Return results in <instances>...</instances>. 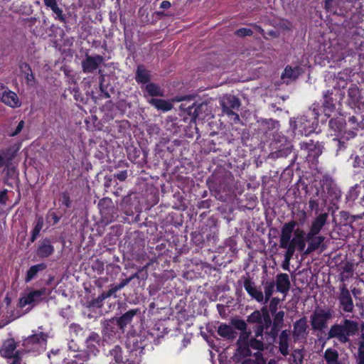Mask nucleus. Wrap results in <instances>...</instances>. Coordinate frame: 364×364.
Masks as SVG:
<instances>
[{"mask_svg": "<svg viewBox=\"0 0 364 364\" xmlns=\"http://www.w3.org/2000/svg\"><path fill=\"white\" fill-rule=\"evenodd\" d=\"M269 306H262L260 310H255L247 317L250 324H257L254 328L255 336L271 338L272 342L277 339L278 333L284 326L285 313L277 311L280 299L272 297L269 299Z\"/></svg>", "mask_w": 364, "mask_h": 364, "instance_id": "nucleus-1", "label": "nucleus"}, {"mask_svg": "<svg viewBox=\"0 0 364 364\" xmlns=\"http://www.w3.org/2000/svg\"><path fill=\"white\" fill-rule=\"evenodd\" d=\"M359 331L358 323L351 319H343L341 323L332 325L328 333V339L336 338L341 343L350 342V337Z\"/></svg>", "mask_w": 364, "mask_h": 364, "instance_id": "nucleus-2", "label": "nucleus"}, {"mask_svg": "<svg viewBox=\"0 0 364 364\" xmlns=\"http://www.w3.org/2000/svg\"><path fill=\"white\" fill-rule=\"evenodd\" d=\"M302 116L296 117L294 121V129L296 134L309 136L314 132L318 125V108L314 105Z\"/></svg>", "mask_w": 364, "mask_h": 364, "instance_id": "nucleus-3", "label": "nucleus"}, {"mask_svg": "<svg viewBox=\"0 0 364 364\" xmlns=\"http://www.w3.org/2000/svg\"><path fill=\"white\" fill-rule=\"evenodd\" d=\"M149 335H139L129 338L127 343L129 354L125 356L128 364H140L144 349L151 343Z\"/></svg>", "mask_w": 364, "mask_h": 364, "instance_id": "nucleus-4", "label": "nucleus"}, {"mask_svg": "<svg viewBox=\"0 0 364 364\" xmlns=\"http://www.w3.org/2000/svg\"><path fill=\"white\" fill-rule=\"evenodd\" d=\"M272 159L286 158L292 151L291 142L283 134L277 133L270 144Z\"/></svg>", "mask_w": 364, "mask_h": 364, "instance_id": "nucleus-5", "label": "nucleus"}, {"mask_svg": "<svg viewBox=\"0 0 364 364\" xmlns=\"http://www.w3.org/2000/svg\"><path fill=\"white\" fill-rule=\"evenodd\" d=\"M47 338V334L43 332L33 333L23 341L22 346L27 352L39 353L44 350Z\"/></svg>", "mask_w": 364, "mask_h": 364, "instance_id": "nucleus-6", "label": "nucleus"}, {"mask_svg": "<svg viewBox=\"0 0 364 364\" xmlns=\"http://www.w3.org/2000/svg\"><path fill=\"white\" fill-rule=\"evenodd\" d=\"M333 318L331 309H319L315 310L310 316V323L313 331H322L327 327L329 320Z\"/></svg>", "mask_w": 364, "mask_h": 364, "instance_id": "nucleus-7", "label": "nucleus"}, {"mask_svg": "<svg viewBox=\"0 0 364 364\" xmlns=\"http://www.w3.org/2000/svg\"><path fill=\"white\" fill-rule=\"evenodd\" d=\"M98 206L102 221L106 224H110L118 217V210L112 200L109 198H104L100 200Z\"/></svg>", "mask_w": 364, "mask_h": 364, "instance_id": "nucleus-8", "label": "nucleus"}, {"mask_svg": "<svg viewBox=\"0 0 364 364\" xmlns=\"http://www.w3.org/2000/svg\"><path fill=\"white\" fill-rule=\"evenodd\" d=\"M180 108L183 111L184 114L191 117V122H196L197 119H204L205 116L202 112L204 108H207V105L203 103L196 105L195 102H193L191 105H187L186 103H183L181 105Z\"/></svg>", "mask_w": 364, "mask_h": 364, "instance_id": "nucleus-9", "label": "nucleus"}, {"mask_svg": "<svg viewBox=\"0 0 364 364\" xmlns=\"http://www.w3.org/2000/svg\"><path fill=\"white\" fill-rule=\"evenodd\" d=\"M53 240L49 237L41 239L38 244L35 254L39 259L48 258L55 252Z\"/></svg>", "mask_w": 364, "mask_h": 364, "instance_id": "nucleus-10", "label": "nucleus"}, {"mask_svg": "<svg viewBox=\"0 0 364 364\" xmlns=\"http://www.w3.org/2000/svg\"><path fill=\"white\" fill-rule=\"evenodd\" d=\"M339 289L340 294L338 299L340 306L344 312L353 313L354 310V304L349 290L344 284L340 287Z\"/></svg>", "mask_w": 364, "mask_h": 364, "instance_id": "nucleus-11", "label": "nucleus"}, {"mask_svg": "<svg viewBox=\"0 0 364 364\" xmlns=\"http://www.w3.org/2000/svg\"><path fill=\"white\" fill-rule=\"evenodd\" d=\"M293 326L292 336L294 342L306 338L309 333L306 317L303 316L296 321Z\"/></svg>", "mask_w": 364, "mask_h": 364, "instance_id": "nucleus-12", "label": "nucleus"}, {"mask_svg": "<svg viewBox=\"0 0 364 364\" xmlns=\"http://www.w3.org/2000/svg\"><path fill=\"white\" fill-rule=\"evenodd\" d=\"M103 61L104 58L100 55H95L94 56L86 55L81 63L83 73H94Z\"/></svg>", "mask_w": 364, "mask_h": 364, "instance_id": "nucleus-13", "label": "nucleus"}, {"mask_svg": "<svg viewBox=\"0 0 364 364\" xmlns=\"http://www.w3.org/2000/svg\"><path fill=\"white\" fill-rule=\"evenodd\" d=\"M362 100L360 88L355 84L350 85L348 90L347 105L352 109L359 108Z\"/></svg>", "mask_w": 364, "mask_h": 364, "instance_id": "nucleus-14", "label": "nucleus"}, {"mask_svg": "<svg viewBox=\"0 0 364 364\" xmlns=\"http://www.w3.org/2000/svg\"><path fill=\"white\" fill-rule=\"evenodd\" d=\"M240 100L234 95H230L221 104L223 112L228 116H234L235 119L239 120V115L232 109H238L240 106Z\"/></svg>", "mask_w": 364, "mask_h": 364, "instance_id": "nucleus-15", "label": "nucleus"}, {"mask_svg": "<svg viewBox=\"0 0 364 364\" xmlns=\"http://www.w3.org/2000/svg\"><path fill=\"white\" fill-rule=\"evenodd\" d=\"M297 225L296 221L292 220L288 223H285L281 229V234L279 237V247L286 246V243L289 242L292 238V233L294 234L296 226Z\"/></svg>", "mask_w": 364, "mask_h": 364, "instance_id": "nucleus-16", "label": "nucleus"}, {"mask_svg": "<svg viewBox=\"0 0 364 364\" xmlns=\"http://www.w3.org/2000/svg\"><path fill=\"white\" fill-rule=\"evenodd\" d=\"M227 179L225 176H212L211 178L208 181L209 189L218 193L229 191L230 187L227 183Z\"/></svg>", "mask_w": 364, "mask_h": 364, "instance_id": "nucleus-17", "label": "nucleus"}, {"mask_svg": "<svg viewBox=\"0 0 364 364\" xmlns=\"http://www.w3.org/2000/svg\"><path fill=\"white\" fill-rule=\"evenodd\" d=\"M333 90H326L323 92L322 107L326 116L330 117L331 113L336 109L337 99L333 97Z\"/></svg>", "mask_w": 364, "mask_h": 364, "instance_id": "nucleus-18", "label": "nucleus"}, {"mask_svg": "<svg viewBox=\"0 0 364 364\" xmlns=\"http://www.w3.org/2000/svg\"><path fill=\"white\" fill-rule=\"evenodd\" d=\"M117 322L114 318L106 321L102 331L103 340L105 341L112 342L116 338V334L117 333Z\"/></svg>", "mask_w": 364, "mask_h": 364, "instance_id": "nucleus-19", "label": "nucleus"}, {"mask_svg": "<svg viewBox=\"0 0 364 364\" xmlns=\"http://www.w3.org/2000/svg\"><path fill=\"white\" fill-rule=\"evenodd\" d=\"M0 100L4 105L11 108H18L21 105V101L17 94L9 89L7 91H4V93L1 94Z\"/></svg>", "mask_w": 364, "mask_h": 364, "instance_id": "nucleus-20", "label": "nucleus"}, {"mask_svg": "<svg viewBox=\"0 0 364 364\" xmlns=\"http://www.w3.org/2000/svg\"><path fill=\"white\" fill-rule=\"evenodd\" d=\"M244 288L247 294L257 302L262 303L264 301V294L262 291L256 288L255 283L250 277L245 279Z\"/></svg>", "mask_w": 364, "mask_h": 364, "instance_id": "nucleus-21", "label": "nucleus"}, {"mask_svg": "<svg viewBox=\"0 0 364 364\" xmlns=\"http://www.w3.org/2000/svg\"><path fill=\"white\" fill-rule=\"evenodd\" d=\"M325 237L321 235H312L309 237V232L306 234V240L308 242V247L304 252V255H308L311 252L318 249L321 245L323 242Z\"/></svg>", "mask_w": 364, "mask_h": 364, "instance_id": "nucleus-22", "label": "nucleus"}, {"mask_svg": "<svg viewBox=\"0 0 364 364\" xmlns=\"http://www.w3.org/2000/svg\"><path fill=\"white\" fill-rule=\"evenodd\" d=\"M46 294V288L43 287L38 290H33L29 292L26 296L20 299V304L22 307L33 302L38 301L41 296Z\"/></svg>", "mask_w": 364, "mask_h": 364, "instance_id": "nucleus-23", "label": "nucleus"}, {"mask_svg": "<svg viewBox=\"0 0 364 364\" xmlns=\"http://www.w3.org/2000/svg\"><path fill=\"white\" fill-rule=\"evenodd\" d=\"M118 291L114 285H111L110 288L107 291H103L101 294H100L97 298L92 299L88 302V307L90 308H101L103 305V301L112 296H114V294Z\"/></svg>", "mask_w": 364, "mask_h": 364, "instance_id": "nucleus-24", "label": "nucleus"}, {"mask_svg": "<svg viewBox=\"0 0 364 364\" xmlns=\"http://www.w3.org/2000/svg\"><path fill=\"white\" fill-rule=\"evenodd\" d=\"M275 286L277 291L284 294V296L290 289L291 283L289 275L286 273H280L276 276Z\"/></svg>", "mask_w": 364, "mask_h": 364, "instance_id": "nucleus-25", "label": "nucleus"}, {"mask_svg": "<svg viewBox=\"0 0 364 364\" xmlns=\"http://www.w3.org/2000/svg\"><path fill=\"white\" fill-rule=\"evenodd\" d=\"M328 213L319 214L312 222L309 228V237L312 235H318L327 222Z\"/></svg>", "mask_w": 364, "mask_h": 364, "instance_id": "nucleus-26", "label": "nucleus"}, {"mask_svg": "<svg viewBox=\"0 0 364 364\" xmlns=\"http://www.w3.org/2000/svg\"><path fill=\"white\" fill-rule=\"evenodd\" d=\"M279 337V350L280 353L287 356L289 353V331L288 330H283L278 333Z\"/></svg>", "mask_w": 364, "mask_h": 364, "instance_id": "nucleus-27", "label": "nucleus"}, {"mask_svg": "<svg viewBox=\"0 0 364 364\" xmlns=\"http://www.w3.org/2000/svg\"><path fill=\"white\" fill-rule=\"evenodd\" d=\"M144 97L148 98H154V97H164V93L160 86L154 82H149L145 85Z\"/></svg>", "mask_w": 364, "mask_h": 364, "instance_id": "nucleus-28", "label": "nucleus"}, {"mask_svg": "<svg viewBox=\"0 0 364 364\" xmlns=\"http://www.w3.org/2000/svg\"><path fill=\"white\" fill-rule=\"evenodd\" d=\"M139 313H140V310L138 309H130L123 314L120 317L114 319L119 328L121 330L124 329L125 326L132 322L134 316Z\"/></svg>", "mask_w": 364, "mask_h": 364, "instance_id": "nucleus-29", "label": "nucleus"}, {"mask_svg": "<svg viewBox=\"0 0 364 364\" xmlns=\"http://www.w3.org/2000/svg\"><path fill=\"white\" fill-rule=\"evenodd\" d=\"M16 343L14 338H9L3 343L0 349L1 355L7 358H11L16 355Z\"/></svg>", "mask_w": 364, "mask_h": 364, "instance_id": "nucleus-30", "label": "nucleus"}, {"mask_svg": "<svg viewBox=\"0 0 364 364\" xmlns=\"http://www.w3.org/2000/svg\"><path fill=\"white\" fill-rule=\"evenodd\" d=\"M101 338L100 335L95 332H91L85 340L87 350L92 353L98 352V346L100 344Z\"/></svg>", "mask_w": 364, "mask_h": 364, "instance_id": "nucleus-31", "label": "nucleus"}, {"mask_svg": "<svg viewBox=\"0 0 364 364\" xmlns=\"http://www.w3.org/2000/svg\"><path fill=\"white\" fill-rule=\"evenodd\" d=\"M303 73L304 70L300 66L292 68L290 65H287L284 70V72L282 73L281 78L284 80L285 79L295 80Z\"/></svg>", "mask_w": 364, "mask_h": 364, "instance_id": "nucleus-32", "label": "nucleus"}, {"mask_svg": "<svg viewBox=\"0 0 364 364\" xmlns=\"http://www.w3.org/2000/svg\"><path fill=\"white\" fill-rule=\"evenodd\" d=\"M43 1L45 6L50 8L53 14L56 15L55 19L64 23H66V16L63 14L62 9L58 6L56 0H43Z\"/></svg>", "mask_w": 364, "mask_h": 364, "instance_id": "nucleus-33", "label": "nucleus"}, {"mask_svg": "<svg viewBox=\"0 0 364 364\" xmlns=\"http://www.w3.org/2000/svg\"><path fill=\"white\" fill-rule=\"evenodd\" d=\"M217 332L220 337L227 340H233L237 335L233 327L226 323H221L218 326Z\"/></svg>", "mask_w": 364, "mask_h": 364, "instance_id": "nucleus-34", "label": "nucleus"}, {"mask_svg": "<svg viewBox=\"0 0 364 364\" xmlns=\"http://www.w3.org/2000/svg\"><path fill=\"white\" fill-rule=\"evenodd\" d=\"M306 234L304 230L296 229L294 231L293 242L297 245V250L303 253L306 250Z\"/></svg>", "mask_w": 364, "mask_h": 364, "instance_id": "nucleus-35", "label": "nucleus"}, {"mask_svg": "<svg viewBox=\"0 0 364 364\" xmlns=\"http://www.w3.org/2000/svg\"><path fill=\"white\" fill-rule=\"evenodd\" d=\"M20 70L24 75L27 85L34 87L36 84V80L30 65L27 63H23L20 65Z\"/></svg>", "mask_w": 364, "mask_h": 364, "instance_id": "nucleus-36", "label": "nucleus"}, {"mask_svg": "<svg viewBox=\"0 0 364 364\" xmlns=\"http://www.w3.org/2000/svg\"><path fill=\"white\" fill-rule=\"evenodd\" d=\"M146 102L150 105L154 107L156 109L161 110L163 112H168L173 107L171 102L163 99L148 98Z\"/></svg>", "mask_w": 364, "mask_h": 364, "instance_id": "nucleus-37", "label": "nucleus"}, {"mask_svg": "<svg viewBox=\"0 0 364 364\" xmlns=\"http://www.w3.org/2000/svg\"><path fill=\"white\" fill-rule=\"evenodd\" d=\"M135 80L136 82L141 84H148L150 82L151 75L149 71H148L144 65H139L137 66Z\"/></svg>", "mask_w": 364, "mask_h": 364, "instance_id": "nucleus-38", "label": "nucleus"}, {"mask_svg": "<svg viewBox=\"0 0 364 364\" xmlns=\"http://www.w3.org/2000/svg\"><path fill=\"white\" fill-rule=\"evenodd\" d=\"M72 355H69V357L72 358H65L64 363L66 364H83V363L88 360L89 356L86 352H71Z\"/></svg>", "mask_w": 364, "mask_h": 364, "instance_id": "nucleus-39", "label": "nucleus"}, {"mask_svg": "<svg viewBox=\"0 0 364 364\" xmlns=\"http://www.w3.org/2000/svg\"><path fill=\"white\" fill-rule=\"evenodd\" d=\"M328 125L331 129L334 131L336 133L341 134L345 132L346 126V120L341 117L331 118L328 122Z\"/></svg>", "mask_w": 364, "mask_h": 364, "instance_id": "nucleus-40", "label": "nucleus"}, {"mask_svg": "<svg viewBox=\"0 0 364 364\" xmlns=\"http://www.w3.org/2000/svg\"><path fill=\"white\" fill-rule=\"evenodd\" d=\"M47 268V264L44 262L31 266L27 271L25 277L26 282H31L34 279L39 272L43 271Z\"/></svg>", "mask_w": 364, "mask_h": 364, "instance_id": "nucleus-41", "label": "nucleus"}, {"mask_svg": "<svg viewBox=\"0 0 364 364\" xmlns=\"http://www.w3.org/2000/svg\"><path fill=\"white\" fill-rule=\"evenodd\" d=\"M44 225V219L43 217L41 215H37L34 227L33 230L31 232V237H30V242L31 243L34 242L37 237L40 235V232L41 231Z\"/></svg>", "mask_w": 364, "mask_h": 364, "instance_id": "nucleus-42", "label": "nucleus"}, {"mask_svg": "<svg viewBox=\"0 0 364 364\" xmlns=\"http://www.w3.org/2000/svg\"><path fill=\"white\" fill-rule=\"evenodd\" d=\"M275 287V283L274 281H267L264 284V303H267L271 299V296L274 292Z\"/></svg>", "mask_w": 364, "mask_h": 364, "instance_id": "nucleus-43", "label": "nucleus"}, {"mask_svg": "<svg viewBox=\"0 0 364 364\" xmlns=\"http://www.w3.org/2000/svg\"><path fill=\"white\" fill-rule=\"evenodd\" d=\"M110 355L114 358V360L116 363H123L126 364V359L124 360V357L122 355V348L119 346H115L110 351Z\"/></svg>", "mask_w": 364, "mask_h": 364, "instance_id": "nucleus-44", "label": "nucleus"}, {"mask_svg": "<svg viewBox=\"0 0 364 364\" xmlns=\"http://www.w3.org/2000/svg\"><path fill=\"white\" fill-rule=\"evenodd\" d=\"M69 332L71 336H82L84 334L83 328L78 323H73L69 326Z\"/></svg>", "mask_w": 364, "mask_h": 364, "instance_id": "nucleus-45", "label": "nucleus"}, {"mask_svg": "<svg viewBox=\"0 0 364 364\" xmlns=\"http://www.w3.org/2000/svg\"><path fill=\"white\" fill-rule=\"evenodd\" d=\"M324 358L326 364L338 360V353L331 348H327L324 353Z\"/></svg>", "mask_w": 364, "mask_h": 364, "instance_id": "nucleus-46", "label": "nucleus"}, {"mask_svg": "<svg viewBox=\"0 0 364 364\" xmlns=\"http://www.w3.org/2000/svg\"><path fill=\"white\" fill-rule=\"evenodd\" d=\"M140 273H138V271L135 272L134 274H132L128 278L122 279L119 284H113L116 289L117 291H119L120 289H123L125 286H127L131 281H132L134 279H139V275Z\"/></svg>", "mask_w": 364, "mask_h": 364, "instance_id": "nucleus-47", "label": "nucleus"}, {"mask_svg": "<svg viewBox=\"0 0 364 364\" xmlns=\"http://www.w3.org/2000/svg\"><path fill=\"white\" fill-rule=\"evenodd\" d=\"M257 337L255 336V338H251L249 340V343L250 345V347L255 350H264V344L262 341L257 339Z\"/></svg>", "mask_w": 364, "mask_h": 364, "instance_id": "nucleus-48", "label": "nucleus"}, {"mask_svg": "<svg viewBox=\"0 0 364 364\" xmlns=\"http://www.w3.org/2000/svg\"><path fill=\"white\" fill-rule=\"evenodd\" d=\"M238 346V351L245 356L251 355L250 345L249 342H242L241 343H237Z\"/></svg>", "mask_w": 364, "mask_h": 364, "instance_id": "nucleus-49", "label": "nucleus"}, {"mask_svg": "<svg viewBox=\"0 0 364 364\" xmlns=\"http://www.w3.org/2000/svg\"><path fill=\"white\" fill-rule=\"evenodd\" d=\"M284 247H281L280 248L285 249V254L294 256L296 250H297V245H296L295 242H293V238L285 244Z\"/></svg>", "mask_w": 364, "mask_h": 364, "instance_id": "nucleus-50", "label": "nucleus"}, {"mask_svg": "<svg viewBox=\"0 0 364 364\" xmlns=\"http://www.w3.org/2000/svg\"><path fill=\"white\" fill-rule=\"evenodd\" d=\"M232 324L234 328L240 330L241 331H245L247 330V323L242 319H235L232 321Z\"/></svg>", "mask_w": 364, "mask_h": 364, "instance_id": "nucleus-51", "label": "nucleus"}, {"mask_svg": "<svg viewBox=\"0 0 364 364\" xmlns=\"http://www.w3.org/2000/svg\"><path fill=\"white\" fill-rule=\"evenodd\" d=\"M358 363L364 364V341L359 343L358 351Z\"/></svg>", "mask_w": 364, "mask_h": 364, "instance_id": "nucleus-52", "label": "nucleus"}, {"mask_svg": "<svg viewBox=\"0 0 364 364\" xmlns=\"http://www.w3.org/2000/svg\"><path fill=\"white\" fill-rule=\"evenodd\" d=\"M292 364H302L304 357L299 350H295V353L291 355Z\"/></svg>", "mask_w": 364, "mask_h": 364, "instance_id": "nucleus-53", "label": "nucleus"}, {"mask_svg": "<svg viewBox=\"0 0 364 364\" xmlns=\"http://www.w3.org/2000/svg\"><path fill=\"white\" fill-rule=\"evenodd\" d=\"M235 34L240 37L251 36L253 34V31L248 28H241L235 31Z\"/></svg>", "mask_w": 364, "mask_h": 364, "instance_id": "nucleus-54", "label": "nucleus"}, {"mask_svg": "<svg viewBox=\"0 0 364 364\" xmlns=\"http://www.w3.org/2000/svg\"><path fill=\"white\" fill-rule=\"evenodd\" d=\"M62 197V204L65 205L66 208H69L71 207L72 200L70 199V196L68 192H63L61 194Z\"/></svg>", "mask_w": 364, "mask_h": 364, "instance_id": "nucleus-55", "label": "nucleus"}, {"mask_svg": "<svg viewBox=\"0 0 364 364\" xmlns=\"http://www.w3.org/2000/svg\"><path fill=\"white\" fill-rule=\"evenodd\" d=\"M331 50L328 53V54L326 55V58L328 60H331L333 62L338 63V62L342 61L345 58L343 53L337 54V55H334L333 54H331Z\"/></svg>", "mask_w": 364, "mask_h": 364, "instance_id": "nucleus-56", "label": "nucleus"}, {"mask_svg": "<svg viewBox=\"0 0 364 364\" xmlns=\"http://www.w3.org/2000/svg\"><path fill=\"white\" fill-rule=\"evenodd\" d=\"M127 170L120 171L118 173H114L113 177L116 180H119L120 181H124L127 178Z\"/></svg>", "mask_w": 364, "mask_h": 364, "instance_id": "nucleus-57", "label": "nucleus"}, {"mask_svg": "<svg viewBox=\"0 0 364 364\" xmlns=\"http://www.w3.org/2000/svg\"><path fill=\"white\" fill-rule=\"evenodd\" d=\"M293 256L284 253V259L282 264L284 270L289 271L290 261Z\"/></svg>", "mask_w": 364, "mask_h": 364, "instance_id": "nucleus-58", "label": "nucleus"}, {"mask_svg": "<svg viewBox=\"0 0 364 364\" xmlns=\"http://www.w3.org/2000/svg\"><path fill=\"white\" fill-rule=\"evenodd\" d=\"M212 202L213 201L210 199L200 200L198 203L197 207L199 209H208V208H210V206L212 205Z\"/></svg>", "mask_w": 364, "mask_h": 364, "instance_id": "nucleus-59", "label": "nucleus"}, {"mask_svg": "<svg viewBox=\"0 0 364 364\" xmlns=\"http://www.w3.org/2000/svg\"><path fill=\"white\" fill-rule=\"evenodd\" d=\"M300 145L302 149L307 150L308 151H312L316 147L313 140H309V142H302Z\"/></svg>", "mask_w": 364, "mask_h": 364, "instance_id": "nucleus-60", "label": "nucleus"}, {"mask_svg": "<svg viewBox=\"0 0 364 364\" xmlns=\"http://www.w3.org/2000/svg\"><path fill=\"white\" fill-rule=\"evenodd\" d=\"M131 200H132V198H131V196L129 194H127V195L123 196L122 201L119 204L120 208L123 210L124 209L125 210L127 208V205L131 203Z\"/></svg>", "mask_w": 364, "mask_h": 364, "instance_id": "nucleus-61", "label": "nucleus"}, {"mask_svg": "<svg viewBox=\"0 0 364 364\" xmlns=\"http://www.w3.org/2000/svg\"><path fill=\"white\" fill-rule=\"evenodd\" d=\"M148 265H149V264L144 266L143 267H141L138 270V273H140L139 275V279L144 280L148 277V273H147V270H146Z\"/></svg>", "mask_w": 364, "mask_h": 364, "instance_id": "nucleus-62", "label": "nucleus"}, {"mask_svg": "<svg viewBox=\"0 0 364 364\" xmlns=\"http://www.w3.org/2000/svg\"><path fill=\"white\" fill-rule=\"evenodd\" d=\"M8 190L4 189L0 191V204L5 205L8 200Z\"/></svg>", "mask_w": 364, "mask_h": 364, "instance_id": "nucleus-63", "label": "nucleus"}, {"mask_svg": "<svg viewBox=\"0 0 364 364\" xmlns=\"http://www.w3.org/2000/svg\"><path fill=\"white\" fill-rule=\"evenodd\" d=\"M249 334L250 333L247 332L246 331H242L240 335V338L237 341V343H241L242 342H249Z\"/></svg>", "mask_w": 364, "mask_h": 364, "instance_id": "nucleus-64", "label": "nucleus"}]
</instances>
